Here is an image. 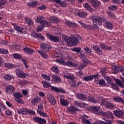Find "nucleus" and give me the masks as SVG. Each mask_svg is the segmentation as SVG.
I'll use <instances>...</instances> for the list:
<instances>
[{"mask_svg": "<svg viewBox=\"0 0 124 124\" xmlns=\"http://www.w3.org/2000/svg\"><path fill=\"white\" fill-rule=\"evenodd\" d=\"M63 77L66 78L67 79H70V80H74V79H75V78H74L73 75L71 74L64 75Z\"/></svg>", "mask_w": 124, "mask_h": 124, "instance_id": "37998d69", "label": "nucleus"}, {"mask_svg": "<svg viewBox=\"0 0 124 124\" xmlns=\"http://www.w3.org/2000/svg\"><path fill=\"white\" fill-rule=\"evenodd\" d=\"M100 114L102 115L106 119H111L112 121L115 119L113 113L111 111L100 112Z\"/></svg>", "mask_w": 124, "mask_h": 124, "instance_id": "39448f33", "label": "nucleus"}, {"mask_svg": "<svg viewBox=\"0 0 124 124\" xmlns=\"http://www.w3.org/2000/svg\"><path fill=\"white\" fill-rule=\"evenodd\" d=\"M75 105H76V106H78V107H80V108H84L87 105L84 103H80L79 102V101H75L74 102Z\"/></svg>", "mask_w": 124, "mask_h": 124, "instance_id": "c756f323", "label": "nucleus"}, {"mask_svg": "<svg viewBox=\"0 0 124 124\" xmlns=\"http://www.w3.org/2000/svg\"><path fill=\"white\" fill-rule=\"evenodd\" d=\"M106 78H107V82H108V83H109V84H110V85H111V86L112 85H113L114 83H113V81H112V79H111V78L106 76Z\"/></svg>", "mask_w": 124, "mask_h": 124, "instance_id": "680f3d73", "label": "nucleus"}, {"mask_svg": "<svg viewBox=\"0 0 124 124\" xmlns=\"http://www.w3.org/2000/svg\"><path fill=\"white\" fill-rule=\"evenodd\" d=\"M32 36H33V37H35V38H39V39H41V40H44V39H45V37H44L41 34L34 33L33 34H32Z\"/></svg>", "mask_w": 124, "mask_h": 124, "instance_id": "bb28decb", "label": "nucleus"}, {"mask_svg": "<svg viewBox=\"0 0 124 124\" xmlns=\"http://www.w3.org/2000/svg\"><path fill=\"white\" fill-rule=\"evenodd\" d=\"M51 90L53 91V92H56V93H60V89L58 87L51 86Z\"/></svg>", "mask_w": 124, "mask_h": 124, "instance_id": "13d9d810", "label": "nucleus"}, {"mask_svg": "<svg viewBox=\"0 0 124 124\" xmlns=\"http://www.w3.org/2000/svg\"><path fill=\"white\" fill-rule=\"evenodd\" d=\"M67 111L70 114L73 115L74 114H77V111H81V110L75 106H71L67 108Z\"/></svg>", "mask_w": 124, "mask_h": 124, "instance_id": "0eeeda50", "label": "nucleus"}, {"mask_svg": "<svg viewBox=\"0 0 124 124\" xmlns=\"http://www.w3.org/2000/svg\"><path fill=\"white\" fill-rule=\"evenodd\" d=\"M49 20L51 23H58L60 22V19H59V18H58L56 16H50L49 17Z\"/></svg>", "mask_w": 124, "mask_h": 124, "instance_id": "a878e982", "label": "nucleus"}, {"mask_svg": "<svg viewBox=\"0 0 124 124\" xmlns=\"http://www.w3.org/2000/svg\"><path fill=\"white\" fill-rule=\"evenodd\" d=\"M80 57L81 59V61H82L83 62H88V60L86 58V55L84 54H81L80 55Z\"/></svg>", "mask_w": 124, "mask_h": 124, "instance_id": "c03bdc74", "label": "nucleus"}, {"mask_svg": "<svg viewBox=\"0 0 124 124\" xmlns=\"http://www.w3.org/2000/svg\"><path fill=\"white\" fill-rule=\"evenodd\" d=\"M71 50L73 52H80L81 51V48L80 47H75L71 49Z\"/></svg>", "mask_w": 124, "mask_h": 124, "instance_id": "69168bd1", "label": "nucleus"}, {"mask_svg": "<svg viewBox=\"0 0 124 124\" xmlns=\"http://www.w3.org/2000/svg\"><path fill=\"white\" fill-rule=\"evenodd\" d=\"M79 24L81 25V26L84 29H86L87 30H90L91 29V26L87 25L85 23H83V22L81 20L78 21Z\"/></svg>", "mask_w": 124, "mask_h": 124, "instance_id": "7c9ffc66", "label": "nucleus"}, {"mask_svg": "<svg viewBox=\"0 0 124 124\" xmlns=\"http://www.w3.org/2000/svg\"><path fill=\"white\" fill-rule=\"evenodd\" d=\"M91 18L92 19L93 25L95 27L98 26V25L100 26L102 25V21H103V19L101 17H100L99 16H93Z\"/></svg>", "mask_w": 124, "mask_h": 124, "instance_id": "f03ea898", "label": "nucleus"}, {"mask_svg": "<svg viewBox=\"0 0 124 124\" xmlns=\"http://www.w3.org/2000/svg\"><path fill=\"white\" fill-rule=\"evenodd\" d=\"M64 65H66V66H69L70 67H76L78 65L71 61H69L65 62L64 63Z\"/></svg>", "mask_w": 124, "mask_h": 124, "instance_id": "412c9836", "label": "nucleus"}, {"mask_svg": "<svg viewBox=\"0 0 124 124\" xmlns=\"http://www.w3.org/2000/svg\"><path fill=\"white\" fill-rule=\"evenodd\" d=\"M13 26H14L15 31H16L19 32L20 33H23V32H24L23 31L24 29L21 27H19V26H17L16 24H13Z\"/></svg>", "mask_w": 124, "mask_h": 124, "instance_id": "393cba45", "label": "nucleus"}, {"mask_svg": "<svg viewBox=\"0 0 124 124\" xmlns=\"http://www.w3.org/2000/svg\"><path fill=\"white\" fill-rule=\"evenodd\" d=\"M38 124H46V120L42 119V118H40Z\"/></svg>", "mask_w": 124, "mask_h": 124, "instance_id": "e2e57ef3", "label": "nucleus"}, {"mask_svg": "<svg viewBox=\"0 0 124 124\" xmlns=\"http://www.w3.org/2000/svg\"><path fill=\"white\" fill-rule=\"evenodd\" d=\"M98 75H90L89 76L84 77L83 79L84 81H92L93 78H98Z\"/></svg>", "mask_w": 124, "mask_h": 124, "instance_id": "2eb2a0df", "label": "nucleus"}, {"mask_svg": "<svg viewBox=\"0 0 124 124\" xmlns=\"http://www.w3.org/2000/svg\"><path fill=\"white\" fill-rule=\"evenodd\" d=\"M111 86L113 90H115V91L119 90V87L117 85H116L115 83H113Z\"/></svg>", "mask_w": 124, "mask_h": 124, "instance_id": "774afa93", "label": "nucleus"}, {"mask_svg": "<svg viewBox=\"0 0 124 124\" xmlns=\"http://www.w3.org/2000/svg\"><path fill=\"white\" fill-rule=\"evenodd\" d=\"M13 57L14 58V59H16L17 60H19V59H21V58H22V56H21V55L17 54V53H14L13 54Z\"/></svg>", "mask_w": 124, "mask_h": 124, "instance_id": "4d7b16f0", "label": "nucleus"}, {"mask_svg": "<svg viewBox=\"0 0 124 124\" xmlns=\"http://www.w3.org/2000/svg\"><path fill=\"white\" fill-rule=\"evenodd\" d=\"M97 84H99L101 86H105V81L103 79H97L96 80Z\"/></svg>", "mask_w": 124, "mask_h": 124, "instance_id": "a19ab883", "label": "nucleus"}, {"mask_svg": "<svg viewBox=\"0 0 124 124\" xmlns=\"http://www.w3.org/2000/svg\"><path fill=\"white\" fill-rule=\"evenodd\" d=\"M106 26L108 30H112L113 29V25L109 21L106 23Z\"/></svg>", "mask_w": 124, "mask_h": 124, "instance_id": "a18cd8bd", "label": "nucleus"}, {"mask_svg": "<svg viewBox=\"0 0 124 124\" xmlns=\"http://www.w3.org/2000/svg\"><path fill=\"white\" fill-rule=\"evenodd\" d=\"M38 53L45 59H48V55H47L45 53L41 51V50L38 51Z\"/></svg>", "mask_w": 124, "mask_h": 124, "instance_id": "3c124183", "label": "nucleus"}, {"mask_svg": "<svg viewBox=\"0 0 124 124\" xmlns=\"http://www.w3.org/2000/svg\"><path fill=\"white\" fill-rule=\"evenodd\" d=\"M25 20L26 21V24L28 25V26H31V18H29V17H25Z\"/></svg>", "mask_w": 124, "mask_h": 124, "instance_id": "603ef678", "label": "nucleus"}, {"mask_svg": "<svg viewBox=\"0 0 124 124\" xmlns=\"http://www.w3.org/2000/svg\"><path fill=\"white\" fill-rule=\"evenodd\" d=\"M88 98L89 101L92 102V103H100L101 105H105L106 103L104 98L101 97H98L97 98V100L93 98V97L92 96H89Z\"/></svg>", "mask_w": 124, "mask_h": 124, "instance_id": "7ed1b4c3", "label": "nucleus"}, {"mask_svg": "<svg viewBox=\"0 0 124 124\" xmlns=\"http://www.w3.org/2000/svg\"><path fill=\"white\" fill-rule=\"evenodd\" d=\"M77 98L79 100H87V96L83 93H77L76 94Z\"/></svg>", "mask_w": 124, "mask_h": 124, "instance_id": "4468645a", "label": "nucleus"}, {"mask_svg": "<svg viewBox=\"0 0 124 124\" xmlns=\"http://www.w3.org/2000/svg\"><path fill=\"white\" fill-rule=\"evenodd\" d=\"M18 114H22V115H27L28 114H31V111L28 108H22L20 110H17Z\"/></svg>", "mask_w": 124, "mask_h": 124, "instance_id": "9b49d317", "label": "nucleus"}, {"mask_svg": "<svg viewBox=\"0 0 124 124\" xmlns=\"http://www.w3.org/2000/svg\"><path fill=\"white\" fill-rule=\"evenodd\" d=\"M112 68L113 70H114V71L113 72V74H117V73L119 72V67H118L117 66H112Z\"/></svg>", "mask_w": 124, "mask_h": 124, "instance_id": "09e8293b", "label": "nucleus"}, {"mask_svg": "<svg viewBox=\"0 0 124 124\" xmlns=\"http://www.w3.org/2000/svg\"><path fill=\"white\" fill-rule=\"evenodd\" d=\"M52 47L46 43H43L41 44V49L43 52H49Z\"/></svg>", "mask_w": 124, "mask_h": 124, "instance_id": "6e6552de", "label": "nucleus"}, {"mask_svg": "<svg viewBox=\"0 0 124 124\" xmlns=\"http://www.w3.org/2000/svg\"><path fill=\"white\" fill-rule=\"evenodd\" d=\"M8 53L9 52L7 49H6L5 48H0V54L7 55Z\"/></svg>", "mask_w": 124, "mask_h": 124, "instance_id": "8fccbe9b", "label": "nucleus"}, {"mask_svg": "<svg viewBox=\"0 0 124 124\" xmlns=\"http://www.w3.org/2000/svg\"><path fill=\"white\" fill-rule=\"evenodd\" d=\"M109 10H110L111 11H113V10H117L118 9V8H117V6L112 5L110 6V7H108Z\"/></svg>", "mask_w": 124, "mask_h": 124, "instance_id": "bf43d9fd", "label": "nucleus"}, {"mask_svg": "<svg viewBox=\"0 0 124 124\" xmlns=\"http://www.w3.org/2000/svg\"><path fill=\"white\" fill-rule=\"evenodd\" d=\"M6 110V108L5 106L1 103H0V112H2V111H5Z\"/></svg>", "mask_w": 124, "mask_h": 124, "instance_id": "864d4df0", "label": "nucleus"}, {"mask_svg": "<svg viewBox=\"0 0 124 124\" xmlns=\"http://www.w3.org/2000/svg\"><path fill=\"white\" fill-rule=\"evenodd\" d=\"M5 91L7 93H14L16 91L15 87L12 85H9L6 87Z\"/></svg>", "mask_w": 124, "mask_h": 124, "instance_id": "9d476101", "label": "nucleus"}, {"mask_svg": "<svg viewBox=\"0 0 124 124\" xmlns=\"http://www.w3.org/2000/svg\"><path fill=\"white\" fill-rule=\"evenodd\" d=\"M51 70L53 72H55V73H60V70H59V68L57 66L52 67Z\"/></svg>", "mask_w": 124, "mask_h": 124, "instance_id": "49530a36", "label": "nucleus"}, {"mask_svg": "<svg viewBox=\"0 0 124 124\" xmlns=\"http://www.w3.org/2000/svg\"><path fill=\"white\" fill-rule=\"evenodd\" d=\"M4 65L5 67H8V68H16V65L10 63H4Z\"/></svg>", "mask_w": 124, "mask_h": 124, "instance_id": "72a5a7b5", "label": "nucleus"}, {"mask_svg": "<svg viewBox=\"0 0 124 124\" xmlns=\"http://www.w3.org/2000/svg\"><path fill=\"white\" fill-rule=\"evenodd\" d=\"M88 2L91 3L95 9H98L100 7V2L97 0H88Z\"/></svg>", "mask_w": 124, "mask_h": 124, "instance_id": "423d86ee", "label": "nucleus"}, {"mask_svg": "<svg viewBox=\"0 0 124 124\" xmlns=\"http://www.w3.org/2000/svg\"><path fill=\"white\" fill-rule=\"evenodd\" d=\"M56 57L59 58V59H56V62H59V63H63V64H64V59L60 57V56L59 55H57V54H56Z\"/></svg>", "mask_w": 124, "mask_h": 124, "instance_id": "473e14b6", "label": "nucleus"}, {"mask_svg": "<svg viewBox=\"0 0 124 124\" xmlns=\"http://www.w3.org/2000/svg\"><path fill=\"white\" fill-rule=\"evenodd\" d=\"M43 111V106L40 105L38 106L37 113H40V112Z\"/></svg>", "mask_w": 124, "mask_h": 124, "instance_id": "052dcab7", "label": "nucleus"}, {"mask_svg": "<svg viewBox=\"0 0 124 124\" xmlns=\"http://www.w3.org/2000/svg\"><path fill=\"white\" fill-rule=\"evenodd\" d=\"M47 99L48 101H49L50 103L52 104V105H55V104H56V99L55 98V97L52 95L48 94L47 95Z\"/></svg>", "mask_w": 124, "mask_h": 124, "instance_id": "ddd939ff", "label": "nucleus"}, {"mask_svg": "<svg viewBox=\"0 0 124 124\" xmlns=\"http://www.w3.org/2000/svg\"><path fill=\"white\" fill-rule=\"evenodd\" d=\"M4 78L6 81H9L11 80V79H13L14 78V76L11 75L6 74L4 76Z\"/></svg>", "mask_w": 124, "mask_h": 124, "instance_id": "c9c22d12", "label": "nucleus"}, {"mask_svg": "<svg viewBox=\"0 0 124 124\" xmlns=\"http://www.w3.org/2000/svg\"><path fill=\"white\" fill-rule=\"evenodd\" d=\"M60 103L62 106H68L69 104V101L67 100H65L62 98H60Z\"/></svg>", "mask_w": 124, "mask_h": 124, "instance_id": "b1692460", "label": "nucleus"}, {"mask_svg": "<svg viewBox=\"0 0 124 124\" xmlns=\"http://www.w3.org/2000/svg\"><path fill=\"white\" fill-rule=\"evenodd\" d=\"M106 122H104L103 121H96V122L94 123L93 124H113V121L111 120H105Z\"/></svg>", "mask_w": 124, "mask_h": 124, "instance_id": "aec40b11", "label": "nucleus"}, {"mask_svg": "<svg viewBox=\"0 0 124 124\" xmlns=\"http://www.w3.org/2000/svg\"><path fill=\"white\" fill-rule=\"evenodd\" d=\"M84 50L86 52V53H87V54H90V55L92 54V49H90L88 46L85 47L84 48Z\"/></svg>", "mask_w": 124, "mask_h": 124, "instance_id": "5fc2aeb1", "label": "nucleus"}, {"mask_svg": "<svg viewBox=\"0 0 124 124\" xmlns=\"http://www.w3.org/2000/svg\"><path fill=\"white\" fill-rule=\"evenodd\" d=\"M53 1L59 4L61 7H66V3L61 0H53Z\"/></svg>", "mask_w": 124, "mask_h": 124, "instance_id": "5701e85b", "label": "nucleus"}, {"mask_svg": "<svg viewBox=\"0 0 124 124\" xmlns=\"http://www.w3.org/2000/svg\"><path fill=\"white\" fill-rule=\"evenodd\" d=\"M92 110L93 113H95V112H98L100 110V108L99 107H94L92 108Z\"/></svg>", "mask_w": 124, "mask_h": 124, "instance_id": "0e129e2a", "label": "nucleus"}, {"mask_svg": "<svg viewBox=\"0 0 124 124\" xmlns=\"http://www.w3.org/2000/svg\"><path fill=\"white\" fill-rule=\"evenodd\" d=\"M23 52L27 54V55H31V49L30 48H27V46L23 48Z\"/></svg>", "mask_w": 124, "mask_h": 124, "instance_id": "e433bc0d", "label": "nucleus"}, {"mask_svg": "<svg viewBox=\"0 0 124 124\" xmlns=\"http://www.w3.org/2000/svg\"><path fill=\"white\" fill-rule=\"evenodd\" d=\"M44 88H49L51 87V83L46 81L42 82Z\"/></svg>", "mask_w": 124, "mask_h": 124, "instance_id": "de8ad7c7", "label": "nucleus"}, {"mask_svg": "<svg viewBox=\"0 0 124 124\" xmlns=\"http://www.w3.org/2000/svg\"><path fill=\"white\" fill-rule=\"evenodd\" d=\"M14 96L15 98V101L17 103H19L20 104H23L24 103V100L21 99L23 97V94L19 92H16L14 93Z\"/></svg>", "mask_w": 124, "mask_h": 124, "instance_id": "20e7f679", "label": "nucleus"}, {"mask_svg": "<svg viewBox=\"0 0 124 124\" xmlns=\"http://www.w3.org/2000/svg\"><path fill=\"white\" fill-rule=\"evenodd\" d=\"M41 76L44 79L46 80V81H50L51 80V78L46 74H42Z\"/></svg>", "mask_w": 124, "mask_h": 124, "instance_id": "79ce46f5", "label": "nucleus"}, {"mask_svg": "<svg viewBox=\"0 0 124 124\" xmlns=\"http://www.w3.org/2000/svg\"><path fill=\"white\" fill-rule=\"evenodd\" d=\"M41 99L39 97H36L32 100V104L33 105H37L39 102H40Z\"/></svg>", "mask_w": 124, "mask_h": 124, "instance_id": "cd10ccee", "label": "nucleus"}, {"mask_svg": "<svg viewBox=\"0 0 124 124\" xmlns=\"http://www.w3.org/2000/svg\"><path fill=\"white\" fill-rule=\"evenodd\" d=\"M114 80L116 82V83L118 84L121 87V88H124V85L123 84L122 81L116 78H114Z\"/></svg>", "mask_w": 124, "mask_h": 124, "instance_id": "58836bf2", "label": "nucleus"}, {"mask_svg": "<svg viewBox=\"0 0 124 124\" xmlns=\"http://www.w3.org/2000/svg\"><path fill=\"white\" fill-rule=\"evenodd\" d=\"M53 78L54 81H55L57 83H61V82H62V79L57 76L53 75Z\"/></svg>", "mask_w": 124, "mask_h": 124, "instance_id": "4c0bfd02", "label": "nucleus"}, {"mask_svg": "<svg viewBox=\"0 0 124 124\" xmlns=\"http://www.w3.org/2000/svg\"><path fill=\"white\" fill-rule=\"evenodd\" d=\"M84 7L86 9V10H88L91 12V13H93L94 12L93 9L92 8L91 5L89 4L88 3H85L83 4Z\"/></svg>", "mask_w": 124, "mask_h": 124, "instance_id": "6ab92c4d", "label": "nucleus"}, {"mask_svg": "<svg viewBox=\"0 0 124 124\" xmlns=\"http://www.w3.org/2000/svg\"><path fill=\"white\" fill-rule=\"evenodd\" d=\"M93 49L96 52V53L98 55H102V53H103L102 50L100 49V47H99V46L96 45L93 46Z\"/></svg>", "mask_w": 124, "mask_h": 124, "instance_id": "a211bd4d", "label": "nucleus"}, {"mask_svg": "<svg viewBox=\"0 0 124 124\" xmlns=\"http://www.w3.org/2000/svg\"><path fill=\"white\" fill-rule=\"evenodd\" d=\"M99 46L104 50H111V49H112V47H111L110 46H106V45H105L104 43H100Z\"/></svg>", "mask_w": 124, "mask_h": 124, "instance_id": "c85d7f7f", "label": "nucleus"}, {"mask_svg": "<svg viewBox=\"0 0 124 124\" xmlns=\"http://www.w3.org/2000/svg\"><path fill=\"white\" fill-rule=\"evenodd\" d=\"M108 15L109 16V17H111L112 18H116V16H115V14H114L113 13H111V12H108L107 13Z\"/></svg>", "mask_w": 124, "mask_h": 124, "instance_id": "338daca9", "label": "nucleus"}, {"mask_svg": "<svg viewBox=\"0 0 124 124\" xmlns=\"http://www.w3.org/2000/svg\"><path fill=\"white\" fill-rule=\"evenodd\" d=\"M15 72L16 74V76L19 77V78H25L26 77V74L24 73L23 70H22L21 69H16L15 70Z\"/></svg>", "mask_w": 124, "mask_h": 124, "instance_id": "1a4fd4ad", "label": "nucleus"}, {"mask_svg": "<svg viewBox=\"0 0 124 124\" xmlns=\"http://www.w3.org/2000/svg\"><path fill=\"white\" fill-rule=\"evenodd\" d=\"M81 119L83 124H88L90 121L89 116H87L86 114L83 115V116L81 117Z\"/></svg>", "mask_w": 124, "mask_h": 124, "instance_id": "dca6fc26", "label": "nucleus"}, {"mask_svg": "<svg viewBox=\"0 0 124 124\" xmlns=\"http://www.w3.org/2000/svg\"><path fill=\"white\" fill-rule=\"evenodd\" d=\"M44 28H45V25H44V24H41V26H38L37 30L38 31H42V30H43Z\"/></svg>", "mask_w": 124, "mask_h": 124, "instance_id": "6e6d98bb", "label": "nucleus"}, {"mask_svg": "<svg viewBox=\"0 0 124 124\" xmlns=\"http://www.w3.org/2000/svg\"><path fill=\"white\" fill-rule=\"evenodd\" d=\"M78 15L79 16V17H81V18H85V17H87L88 14H87L86 12H79L78 13Z\"/></svg>", "mask_w": 124, "mask_h": 124, "instance_id": "ea45409f", "label": "nucleus"}, {"mask_svg": "<svg viewBox=\"0 0 124 124\" xmlns=\"http://www.w3.org/2000/svg\"><path fill=\"white\" fill-rule=\"evenodd\" d=\"M37 23H39L40 25H44L45 18L42 16H39L35 20Z\"/></svg>", "mask_w": 124, "mask_h": 124, "instance_id": "f3484780", "label": "nucleus"}, {"mask_svg": "<svg viewBox=\"0 0 124 124\" xmlns=\"http://www.w3.org/2000/svg\"><path fill=\"white\" fill-rule=\"evenodd\" d=\"M81 39V36L78 35L73 34L70 38V41H68L69 45H77Z\"/></svg>", "mask_w": 124, "mask_h": 124, "instance_id": "f257e3e1", "label": "nucleus"}, {"mask_svg": "<svg viewBox=\"0 0 124 124\" xmlns=\"http://www.w3.org/2000/svg\"><path fill=\"white\" fill-rule=\"evenodd\" d=\"M87 63H88V62H83V63H81L78 66V70H82V69L85 68V67H86V66H87Z\"/></svg>", "mask_w": 124, "mask_h": 124, "instance_id": "f704fd0d", "label": "nucleus"}, {"mask_svg": "<svg viewBox=\"0 0 124 124\" xmlns=\"http://www.w3.org/2000/svg\"><path fill=\"white\" fill-rule=\"evenodd\" d=\"M105 105L106 108H108V109H109L110 110H112V109H115V106H114V105H113L112 103H105Z\"/></svg>", "mask_w": 124, "mask_h": 124, "instance_id": "2f4dec72", "label": "nucleus"}, {"mask_svg": "<svg viewBox=\"0 0 124 124\" xmlns=\"http://www.w3.org/2000/svg\"><path fill=\"white\" fill-rule=\"evenodd\" d=\"M48 38L50 41H53V42H59L60 41V37L58 36H55L54 35H49L48 36Z\"/></svg>", "mask_w": 124, "mask_h": 124, "instance_id": "f8f14e48", "label": "nucleus"}, {"mask_svg": "<svg viewBox=\"0 0 124 124\" xmlns=\"http://www.w3.org/2000/svg\"><path fill=\"white\" fill-rule=\"evenodd\" d=\"M113 113L116 117H118V118H124V112L123 111L114 110Z\"/></svg>", "mask_w": 124, "mask_h": 124, "instance_id": "4be33fe9", "label": "nucleus"}]
</instances>
